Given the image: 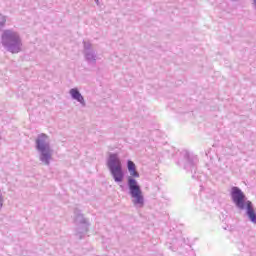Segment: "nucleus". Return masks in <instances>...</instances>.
Returning a JSON list of instances; mask_svg holds the SVG:
<instances>
[{"label":"nucleus","instance_id":"f8f14e48","mask_svg":"<svg viewBox=\"0 0 256 256\" xmlns=\"http://www.w3.org/2000/svg\"><path fill=\"white\" fill-rule=\"evenodd\" d=\"M96 5L99 7L101 5V2H99V0H94Z\"/></svg>","mask_w":256,"mask_h":256},{"label":"nucleus","instance_id":"20e7f679","mask_svg":"<svg viewBox=\"0 0 256 256\" xmlns=\"http://www.w3.org/2000/svg\"><path fill=\"white\" fill-rule=\"evenodd\" d=\"M35 144L36 151H38L39 155V161L42 165H51V161H53V149L51 148L49 136L45 133L39 134L36 138Z\"/></svg>","mask_w":256,"mask_h":256},{"label":"nucleus","instance_id":"f257e3e1","mask_svg":"<svg viewBox=\"0 0 256 256\" xmlns=\"http://www.w3.org/2000/svg\"><path fill=\"white\" fill-rule=\"evenodd\" d=\"M127 169L130 176L127 178V185L129 189V195L132 199V205L136 209H143L145 207V196H143V190L136 179H139L140 175L137 171V166L135 162L128 160Z\"/></svg>","mask_w":256,"mask_h":256},{"label":"nucleus","instance_id":"1a4fd4ad","mask_svg":"<svg viewBox=\"0 0 256 256\" xmlns=\"http://www.w3.org/2000/svg\"><path fill=\"white\" fill-rule=\"evenodd\" d=\"M197 161V156H193L189 153H186V164L184 166V169H186V171H195Z\"/></svg>","mask_w":256,"mask_h":256},{"label":"nucleus","instance_id":"0eeeda50","mask_svg":"<svg viewBox=\"0 0 256 256\" xmlns=\"http://www.w3.org/2000/svg\"><path fill=\"white\" fill-rule=\"evenodd\" d=\"M84 45V59L89 65H95L97 63V53L93 50V44L89 41H83Z\"/></svg>","mask_w":256,"mask_h":256},{"label":"nucleus","instance_id":"6e6552de","mask_svg":"<svg viewBox=\"0 0 256 256\" xmlns=\"http://www.w3.org/2000/svg\"><path fill=\"white\" fill-rule=\"evenodd\" d=\"M69 95L73 101H77L81 107H87V102H85V97L79 91V88H72L69 90Z\"/></svg>","mask_w":256,"mask_h":256},{"label":"nucleus","instance_id":"9d476101","mask_svg":"<svg viewBox=\"0 0 256 256\" xmlns=\"http://www.w3.org/2000/svg\"><path fill=\"white\" fill-rule=\"evenodd\" d=\"M6 23H7V16L0 14V31L5 28Z\"/></svg>","mask_w":256,"mask_h":256},{"label":"nucleus","instance_id":"9b49d317","mask_svg":"<svg viewBox=\"0 0 256 256\" xmlns=\"http://www.w3.org/2000/svg\"><path fill=\"white\" fill-rule=\"evenodd\" d=\"M3 203H5V193L0 188V211L3 209Z\"/></svg>","mask_w":256,"mask_h":256},{"label":"nucleus","instance_id":"ddd939ff","mask_svg":"<svg viewBox=\"0 0 256 256\" xmlns=\"http://www.w3.org/2000/svg\"><path fill=\"white\" fill-rule=\"evenodd\" d=\"M0 140H1V136H0Z\"/></svg>","mask_w":256,"mask_h":256},{"label":"nucleus","instance_id":"39448f33","mask_svg":"<svg viewBox=\"0 0 256 256\" xmlns=\"http://www.w3.org/2000/svg\"><path fill=\"white\" fill-rule=\"evenodd\" d=\"M107 167L115 183H123V179H125V172L123 171V163L121 162L119 154H109L107 159Z\"/></svg>","mask_w":256,"mask_h":256},{"label":"nucleus","instance_id":"7ed1b4c3","mask_svg":"<svg viewBox=\"0 0 256 256\" xmlns=\"http://www.w3.org/2000/svg\"><path fill=\"white\" fill-rule=\"evenodd\" d=\"M1 44L6 51L12 54L23 51V38H21L19 32L13 29H6L2 32Z\"/></svg>","mask_w":256,"mask_h":256},{"label":"nucleus","instance_id":"423d86ee","mask_svg":"<svg viewBox=\"0 0 256 256\" xmlns=\"http://www.w3.org/2000/svg\"><path fill=\"white\" fill-rule=\"evenodd\" d=\"M74 221L78 224V227L76 229V237H78V239H83L84 237H87V233H89V227L91 225L89 223V220L83 217V214H81L79 210H75Z\"/></svg>","mask_w":256,"mask_h":256},{"label":"nucleus","instance_id":"f03ea898","mask_svg":"<svg viewBox=\"0 0 256 256\" xmlns=\"http://www.w3.org/2000/svg\"><path fill=\"white\" fill-rule=\"evenodd\" d=\"M231 197L237 209H240V211H246V216L248 217L249 221L256 225V212L253 202L246 200L243 191L236 186L231 188Z\"/></svg>","mask_w":256,"mask_h":256}]
</instances>
